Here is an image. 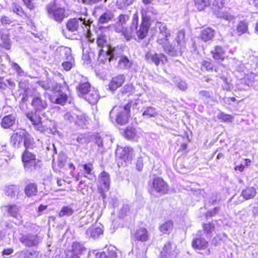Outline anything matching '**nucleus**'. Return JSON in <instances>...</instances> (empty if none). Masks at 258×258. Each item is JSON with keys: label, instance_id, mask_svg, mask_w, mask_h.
I'll return each instance as SVG.
<instances>
[{"label": "nucleus", "instance_id": "4", "mask_svg": "<svg viewBox=\"0 0 258 258\" xmlns=\"http://www.w3.org/2000/svg\"><path fill=\"white\" fill-rule=\"evenodd\" d=\"M151 18L147 15L145 10L141 11V21L139 26H136V36L134 35V38L136 40L141 41L146 38L148 35L151 27Z\"/></svg>", "mask_w": 258, "mask_h": 258}, {"label": "nucleus", "instance_id": "61", "mask_svg": "<svg viewBox=\"0 0 258 258\" xmlns=\"http://www.w3.org/2000/svg\"><path fill=\"white\" fill-rule=\"evenodd\" d=\"M136 167L139 171H142L143 169V160L142 157H139L137 159Z\"/></svg>", "mask_w": 258, "mask_h": 258}, {"label": "nucleus", "instance_id": "18", "mask_svg": "<svg viewBox=\"0 0 258 258\" xmlns=\"http://www.w3.org/2000/svg\"><path fill=\"white\" fill-rule=\"evenodd\" d=\"M208 246V241L202 237L194 238L191 241V246L195 250H205Z\"/></svg>", "mask_w": 258, "mask_h": 258}, {"label": "nucleus", "instance_id": "56", "mask_svg": "<svg viewBox=\"0 0 258 258\" xmlns=\"http://www.w3.org/2000/svg\"><path fill=\"white\" fill-rule=\"evenodd\" d=\"M203 228L205 233L209 234L212 232L215 229V226L212 223H204L203 225Z\"/></svg>", "mask_w": 258, "mask_h": 258}, {"label": "nucleus", "instance_id": "39", "mask_svg": "<svg viewBox=\"0 0 258 258\" xmlns=\"http://www.w3.org/2000/svg\"><path fill=\"white\" fill-rule=\"evenodd\" d=\"M149 58H150L156 66H159L161 62L163 63L162 60L163 58L167 60L166 56L163 53H154L149 57Z\"/></svg>", "mask_w": 258, "mask_h": 258}, {"label": "nucleus", "instance_id": "2", "mask_svg": "<svg viewBox=\"0 0 258 258\" xmlns=\"http://www.w3.org/2000/svg\"><path fill=\"white\" fill-rule=\"evenodd\" d=\"M130 19L126 14H120L117 17L116 23L113 26L115 32L118 34L123 40L128 41L134 38V30L131 27L125 26Z\"/></svg>", "mask_w": 258, "mask_h": 258}, {"label": "nucleus", "instance_id": "33", "mask_svg": "<svg viewBox=\"0 0 258 258\" xmlns=\"http://www.w3.org/2000/svg\"><path fill=\"white\" fill-rule=\"evenodd\" d=\"M25 150L33 149L35 147V141L34 138L31 137L27 132L23 139Z\"/></svg>", "mask_w": 258, "mask_h": 258}, {"label": "nucleus", "instance_id": "46", "mask_svg": "<svg viewBox=\"0 0 258 258\" xmlns=\"http://www.w3.org/2000/svg\"><path fill=\"white\" fill-rule=\"evenodd\" d=\"M24 6L30 11H34L37 7L35 0H22Z\"/></svg>", "mask_w": 258, "mask_h": 258}, {"label": "nucleus", "instance_id": "17", "mask_svg": "<svg viewBox=\"0 0 258 258\" xmlns=\"http://www.w3.org/2000/svg\"><path fill=\"white\" fill-rule=\"evenodd\" d=\"M122 136L129 141H136L138 138V132L136 127L133 126H127L123 130Z\"/></svg>", "mask_w": 258, "mask_h": 258}, {"label": "nucleus", "instance_id": "50", "mask_svg": "<svg viewBox=\"0 0 258 258\" xmlns=\"http://www.w3.org/2000/svg\"><path fill=\"white\" fill-rule=\"evenodd\" d=\"M244 83L247 86H251L254 82V76L253 74L250 73L245 75L243 77Z\"/></svg>", "mask_w": 258, "mask_h": 258}, {"label": "nucleus", "instance_id": "11", "mask_svg": "<svg viewBox=\"0 0 258 258\" xmlns=\"http://www.w3.org/2000/svg\"><path fill=\"white\" fill-rule=\"evenodd\" d=\"M114 55V48L100 49L98 52L97 60L100 64H104L110 62Z\"/></svg>", "mask_w": 258, "mask_h": 258}, {"label": "nucleus", "instance_id": "31", "mask_svg": "<svg viewBox=\"0 0 258 258\" xmlns=\"http://www.w3.org/2000/svg\"><path fill=\"white\" fill-rule=\"evenodd\" d=\"M114 17L113 14L110 11H107L102 14L98 19V24H104L112 21Z\"/></svg>", "mask_w": 258, "mask_h": 258}, {"label": "nucleus", "instance_id": "49", "mask_svg": "<svg viewBox=\"0 0 258 258\" xmlns=\"http://www.w3.org/2000/svg\"><path fill=\"white\" fill-rule=\"evenodd\" d=\"M218 117L223 122H232L233 119V117L232 115L226 114L223 112H220Z\"/></svg>", "mask_w": 258, "mask_h": 258}, {"label": "nucleus", "instance_id": "36", "mask_svg": "<svg viewBox=\"0 0 258 258\" xmlns=\"http://www.w3.org/2000/svg\"><path fill=\"white\" fill-rule=\"evenodd\" d=\"M100 182L104 184L106 191L109 189L110 184V176L107 172L104 171L101 172L100 175Z\"/></svg>", "mask_w": 258, "mask_h": 258}, {"label": "nucleus", "instance_id": "57", "mask_svg": "<svg viewBox=\"0 0 258 258\" xmlns=\"http://www.w3.org/2000/svg\"><path fill=\"white\" fill-rule=\"evenodd\" d=\"M34 127L35 130L41 133H44L49 129L47 125H43L42 124V120L41 121L40 123H39L38 125H35Z\"/></svg>", "mask_w": 258, "mask_h": 258}, {"label": "nucleus", "instance_id": "9", "mask_svg": "<svg viewBox=\"0 0 258 258\" xmlns=\"http://www.w3.org/2000/svg\"><path fill=\"white\" fill-rule=\"evenodd\" d=\"M170 36V31L166 27L163 26L162 28H160L157 43L163 47L165 51L173 52L175 51V49L170 44L169 38Z\"/></svg>", "mask_w": 258, "mask_h": 258}, {"label": "nucleus", "instance_id": "41", "mask_svg": "<svg viewBox=\"0 0 258 258\" xmlns=\"http://www.w3.org/2000/svg\"><path fill=\"white\" fill-rule=\"evenodd\" d=\"M87 233L92 237H97L103 233V230L99 227L92 226L87 230Z\"/></svg>", "mask_w": 258, "mask_h": 258}, {"label": "nucleus", "instance_id": "26", "mask_svg": "<svg viewBox=\"0 0 258 258\" xmlns=\"http://www.w3.org/2000/svg\"><path fill=\"white\" fill-rule=\"evenodd\" d=\"M211 0H194V6L199 12L205 11L211 5Z\"/></svg>", "mask_w": 258, "mask_h": 258}, {"label": "nucleus", "instance_id": "7", "mask_svg": "<svg viewBox=\"0 0 258 258\" xmlns=\"http://www.w3.org/2000/svg\"><path fill=\"white\" fill-rule=\"evenodd\" d=\"M134 156V149L131 147L125 146L121 151L116 154V160L119 167L126 166L127 163H131Z\"/></svg>", "mask_w": 258, "mask_h": 258}, {"label": "nucleus", "instance_id": "48", "mask_svg": "<svg viewBox=\"0 0 258 258\" xmlns=\"http://www.w3.org/2000/svg\"><path fill=\"white\" fill-rule=\"evenodd\" d=\"M134 1L135 0H117L116 5L118 9H123L131 5Z\"/></svg>", "mask_w": 258, "mask_h": 258}, {"label": "nucleus", "instance_id": "58", "mask_svg": "<svg viewBox=\"0 0 258 258\" xmlns=\"http://www.w3.org/2000/svg\"><path fill=\"white\" fill-rule=\"evenodd\" d=\"M199 94L203 99H209L212 98V93L206 90H202L199 92Z\"/></svg>", "mask_w": 258, "mask_h": 258}, {"label": "nucleus", "instance_id": "44", "mask_svg": "<svg viewBox=\"0 0 258 258\" xmlns=\"http://www.w3.org/2000/svg\"><path fill=\"white\" fill-rule=\"evenodd\" d=\"M135 87L133 84H127L120 90V93L122 95H127V96L132 95L134 92Z\"/></svg>", "mask_w": 258, "mask_h": 258}, {"label": "nucleus", "instance_id": "53", "mask_svg": "<svg viewBox=\"0 0 258 258\" xmlns=\"http://www.w3.org/2000/svg\"><path fill=\"white\" fill-rule=\"evenodd\" d=\"M83 250L82 245L79 242H73L72 245V252L73 253H81Z\"/></svg>", "mask_w": 258, "mask_h": 258}, {"label": "nucleus", "instance_id": "45", "mask_svg": "<svg viewBox=\"0 0 258 258\" xmlns=\"http://www.w3.org/2000/svg\"><path fill=\"white\" fill-rule=\"evenodd\" d=\"M87 121V118L85 114L83 113L77 115L75 119V123L79 126L86 125Z\"/></svg>", "mask_w": 258, "mask_h": 258}, {"label": "nucleus", "instance_id": "13", "mask_svg": "<svg viewBox=\"0 0 258 258\" xmlns=\"http://www.w3.org/2000/svg\"><path fill=\"white\" fill-rule=\"evenodd\" d=\"M135 242H145L149 240L150 235L148 230L143 227L137 229L133 235Z\"/></svg>", "mask_w": 258, "mask_h": 258}, {"label": "nucleus", "instance_id": "23", "mask_svg": "<svg viewBox=\"0 0 258 258\" xmlns=\"http://www.w3.org/2000/svg\"><path fill=\"white\" fill-rule=\"evenodd\" d=\"M25 194L28 198L36 196L38 193L37 185L35 182H30L26 185L24 189Z\"/></svg>", "mask_w": 258, "mask_h": 258}, {"label": "nucleus", "instance_id": "47", "mask_svg": "<svg viewBox=\"0 0 258 258\" xmlns=\"http://www.w3.org/2000/svg\"><path fill=\"white\" fill-rule=\"evenodd\" d=\"M118 64L126 69H130L132 66V63L130 61L129 59L126 56H121L120 57L118 61Z\"/></svg>", "mask_w": 258, "mask_h": 258}, {"label": "nucleus", "instance_id": "6", "mask_svg": "<svg viewBox=\"0 0 258 258\" xmlns=\"http://www.w3.org/2000/svg\"><path fill=\"white\" fill-rule=\"evenodd\" d=\"M47 12L49 16L58 23H61L68 17L65 8L55 3L49 4L47 6Z\"/></svg>", "mask_w": 258, "mask_h": 258}, {"label": "nucleus", "instance_id": "35", "mask_svg": "<svg viewBox=\"0 0 258 258\" xmlns=\"http://www.w3.org/2000/svg\"><path fill=\"white\" fill-rule=\"evenodd\" d=\"M26 117L31 121L34 126L35 125H38L39 123H40L42 120V118L40 115L35 112H31L27 113Z\"/></svg>", "mask_w": 258, "mask_h": 258}, {"label": "nucleus", "instance_id": "63", "mask_svg": "<svg viewBox=\"0 0 258 258\" xmlns=\"http://www.w3.org/2000/svg\"><path fill=\"white\" fill-rule=\"evenodd\" d=\"M1 22L3 25H9L12 23L11 19L6 16H3L0 19Z\"/></svg>", "mask_w": 258, "mask_h": 258}, {"label": "nucleus", "instance_id": "29", "mask_svg": "<svg viewBox=\"0 0 258 258\" xmlns=\"http://www.w3.org/2000/svg\"><path fill=\"white\" fill-rule=\"evenodd\" d=\"M236 31L238 36L248 33V22L244 20L240 21L236 26Z\"/></svg>", "mask_w": 258, "mask_h": 258}, {"label": "nucleus", "instance_id": "40", "mask_svg": "<svg viewBox=\"0 0 258 258\" xmlns=\"http://www.w3.org/2000/svg\"><path fill=\"white\" fill-rule=\"evenodd\" d=\"M83 169L85 171L84 177L91 180L92 178L90 177H88V175L93 176L94 177H95V175L92 173L93 169V165L92 162H88L83 165Z\"/></svg>", "mask_w": 258, "mask_h": 258}, {"label": "nucleus", "instance_id": "55", "mask_svg": "<svg viewBox=\"0 0 258 258\" xmlns=\"http://www.w3.org/2000/svg\"><path fill=\"white\" fill-rule=\"evenodd\" d=\"M176 41L177 43V49H181L182 45L184 41V34L179 32L176 38Z\"/></svg>", "mask_w": 258, "mask_h": 258}, {"label": "nucleus", "instance_id": "60", "mask_svg": "<svg viewBox=\"0 0 258 258\" xmlns=\"http://www.w3.org/2000/svg\"><path fill=\"white\" fill-rule=\"evenodd\" d=\"M12 66L18 75L21 76L24 74L23 70L18 63L13 62Z\"/></svg>", "mask_w": 258, "mask_h": 258}, {"label": "nucleus", "instance_id": "32", "mask_svg": "<svg viewBox=\"0 0 258 258\" xmlns=\"http://www.w3.org/2000/svg\"><path fill=\"white\" fill-rule=\"evenodd\" d=\"M256 194V189L252 186H247L241 192V196L246 200L253 199Z\"/></svg>", "mask_w": 258, "mask_h": 258}, {"label": "nucleus", "instance_id": "34", "mask_svg": "<svg viewBox=\"0 0 258 258\" xmlns=\"http://www.w3.org/2000/svg\"><path fill=\"white\" fill-rule=\"evenodd\" d=\"M96 43L98 47L100 48V49L112 48L108 44L104 35H100L98 36L96 39Z\"/></svg>", "mask_w": 258, "mask_h": 258}, {"label": "nucleus", "instance_id": "21", "mask_svg": "<svg viewBox=\"0 0 258 258\" xmlns=\"http://www.w3.org/2000/svg\"><path fill=\"white\" fill-rule=\"evenodd\" d=\"M78 95L80 97H84L91 91V84L88 81L81 82L76 87Z\"/></svg>", "mask_w": 258, "mask_h": 258}, {"label": "nucleus", "instance_id": "22", "mask_svg": "<svg viewBox=\"0 0 258 258\" xmlns=\"http://www.w3.org/2000/svg\"><path fill=\"white\" fill-rule=\"evenodd\" d=\"M16 122V117L13 114H9L2 118L1 121V126L5 129L12 127Z\"/></svg>", "mask_w": 258, "mask_h": 258}, {"label": "nucleus", "instance_id": "10", "mask_svg": "<svg viewBox=\"0 0 258 258\" xmlns=\"http://www.w3.org/2000/svg\"><path fill=\"white\" fill-rule=\"evenodd\" d=\"M210 53L213 59L217 62L223 61L228 58L227 48L224 45L219 44L214 45Z\"/></svg>", "mask_w": 258, "mask_h": 258}, {"label": "nucleus", "instance_id": "64", "mask_svg": "<svg viewBox=\"0 0 258 258\" xmlns=\"http://www.w3.org/2000/svg\"><path fill=\"white\" fill-rule=\"evenodd\" d=\"M10 40L9 38H5L2 44V47L9 49L10 47Z\"/></svg>", "mask_w": 258, "mask_h": 258}, {"label": "nucleus", "instance_id": "20", "mask_svg": "<svg viewBox=\"0 0 258 258\" xmlns=\"http://www.w3.org/2000/svg\"><path fill=\"white\" fill-rule=\"evenodd\" d=\"M20 240L21 243L28 247L36 246L38 244L37 236L31 234L23 235Z\"/></svg>", "mask_w": 258, "mask_h": 258}, {"label": "nucleus", "instance_id": "8", "mask_svg": "<svg viewBox=\"0 0 258 258\" xmlns=\"http://www.w3.org/2000/svg\"><path fill=\"white\" fill-rule=\"evenodd\" d=\"M57 51L60 56L66 59L61 63L63 70L66 72L71 71L75 64V58L71 53V49L67 47H61L57 50Z\"/></svg>", "mask_w": 258, "mask_h": 258}, {"label": "nucleus", "instance_id": "15", "mask_svg": "<svg viewBox=\"0 0 258 258\" xmlns=\"http://www.w3.org/2000/svg\"><path fill=\"white\" fill-rule=\"evenodd\" d=\"M215 36V31L211 27L204 28L199 35V39L204 42L213 40Z\"/></svg>", "mask_w": 258, "mask_h": 258}, {"label": "nucleus", "instance_id": "59", "mask_svg": "<svg viewBox=\"0 0 258 258\" xmlns=\"http://www.w3.org/2000/svg\"><path fill=\"white\" fill-rule=\"evenodd\" d=\"M66 163V159L65 158L61 157L58 159L57 162V168H56V170L63 168Z\"/></svg>", "mask_w": 258, "mask_h": 258}, {"label": "nucleus", "instance_id": "62", "mask_svg": "<svg viewBox=\"0 0 258 258\" xmlns=\"http://www.w3.org/2000/svg\"><path fill=\"white\" fill-rule=\"evenodd\" d=\"M219 211L218 207H215L212 210L207 211L206 214V217H213L215 216Z\"/></svg>", "mask_w": 258, "mask_h": 258}, {"label": "nucleus", "instance_id": "51", "mask_svg": "<svg viewBox=\"0 0 258 258\" xmlns=\"http://www.w3.org/2000/svg\"><path fill=\"white\" fill-rule=\"evenodd\" d=\"M116 251V248L115 247L109 246L105 253L106 258H116L117 255Z\"/></svg>", "mask_w": 258, "mask_h": 258}, {"label": "nucleus", "instance_id": "42", "mask_svg": "<svg viewBox=\"0 0 258 258\" xmlns=\"http://www.w3.org/2000/svg\"><path fill=\"white\" fill-rule=\"evenodd\" d=\"M36 155L29 151L28 150H24L21 155V160L23 161H33L36 159Z\"/></svg>", "mask_w": 258, "mask_h": 258}, {"label": "nucleus", "instance_id": "24", "mask_svg": "<svg viewBox=\"0 0 258 258\" xmlns=\"http://www.w3.org/2000/svg\"><path fill=\"white\" fill-rule=\"evenodd\" d=\"M40 162V160L37 159L33 161H22L25 170L28 171H32L39 168L40 166L39 163Z\"/></svg>", "mask_w": 258, "mask_h": 258}, {"label": "nucleus", "instance_id": "16", "mask_svg": "<svg viewBox=\"0 0 258 258\" xmlns=\"http://www.w3.org/2000/svg\"><path fill=\"white\" fill-rule=\"evenodd\" d=\"M25 130H22L20 132L13 133L10 138V143L15 148H19L21 146L26 134Z\"/></svg>", "mask_w": 258, "mask_h": 258}, {"label": "nucleus", "instance_id": "5", "mask_svg": "<svg viewBox=\"0 0 258 258\" xmlns=\"http://www.w3.org/2000/svg\"><path fill=\"white\" fill-rule=\"evenodd\" d=\"M149 192L153 194L154 191L161 195L168 193L169 187L167 183L160 177H155L149 182Z\"/></svg>", "mask_w": 258, "mask_h": 258}, {"label": "nucleus", "instance_id": "43", "mask_svg": "<svg viewBox=\"0 0 258 258\" xmlns=\"http://www.w3.org/2000/svg\"><path fill=\"white\" fill-rule=\"evenodd\" d=\"M85 98L89 103L94 104L98 101V94L95 90L90 91Z\"/></svg>", "mask_w": 258, "mask_h": 258}, {"label": "nucleus", "instance_id": "12", "mask_svg": "<svg viewBox=\"0 0 258 258\" xmlns=\"http://www.w3.org/2000/svg\"><path fill=\"white\" fill-rule=\"evenodd\" d=\"M224 8V3L223 0H215L214 5V11L218 17L226 20L232 19V16L227 12L222 11Z\"/></svg>", "mask_w": 258, "mask_h": 258}, {"label": "nucleus", "instance_id": "54", "mask_svg": "<svg viewBox=\"0 0 258 258\" xmlns=\"http://www.w3.org/2000/svg\"><path fill=\"white\" fill-rule=\"evenodd\" d=\"M18 191V188L16 186L11 185L7 187L6 193L8 197H12L15 196L16 192Z\"/></svg>", "mask_w": 258, "mask_h": 258}, {"label": "nucleus", "instance_id": "38", "mask_svg": "<svg viewBox=\"0 0 258 258\" xmlns=\"http://www.w3.org/2000/svg\"><path fill=\"white\" fill-rule=\"evenodd\" d=\"M171 252V243L168 242L163 245L162 250L160 253V258H169Z\"/></svg>", "mask_w": 258, "mask_h": 258}, {"label": "nucleus", "instance_id": "28", "mask_svg": "<svg viewBox=\"0 0 258 258\" xmlns=\"http://www.w3.org/2000/svg\"><path fill=\"white\" fill-rule=\"evenodd\" d=\"M12 11L15 14L21 17H25L28 19H30V16L27 14L19 4L16 2H14L12 3Z\"/></svg>", "mask_w": 258, "mask_h": 258}, {"label": "nucleus", "instance_id": "19", "mask_svg": "<svg viewBox=\"0 0 258 258\" xmlns=\"http://www.w3.org/2000/svg\"><path fill=\"white\" fill-rule=\"evenodd\" d=\"M31 105L36 111H41L45 109L47 106L46 101L40 96L34 97Z\"/></svg>", "mask_w": 258, "mask_h": 258}, {"label": "nucleus", "instance_id": "30", "mask_svg": "<svg viewBox=\"0 0 258 258\" xmlns=\"http://www.w3.org/2000/svg\"><path fill=\"white\" fill-rule=\"evenodd\" d=\"M174 226L172 220L166 221L159 226V231L163 234H169Z\"/></svg>", "mask_w": 258, "mask_h": 258}, {"label": "nucleus", "instance_id": "25", "mask_svg": "<svg viewBox=\"0 0 258 258\" xmlns=\"http://www.w3.org/2000/svg\"><path fill=\"white\" fill-rule=\"evenodd\" d=\"M201 69L203 71L212 72L216 73L219 72V69L217 66H215L212 60H204L201 62Z\"/></svg>", "mask_w": 258, "mask_h": 258}, {"label": "nucleus", "instance_id": "1", "mask_svg": "<svg viewBox=\"0 0 258 258\" xmlns=\"http://www.w3.org/2000/svg\"><path fill=\"white\" fill-rule=\"evenodd\" d=\"M133 101L129 100L123 106H115L109 112L110 118L114 120L117 125L124 126L127 124L130 120L131 107Z\"/></svg>", "mask_w": 258, "mask_h": 258}, {"label": "nucleus", "instance_id": "14", "mask_svg": "<svg viewBox=\"0 0 258 258\" xmlns=\"http://www.w3.org/2000/svg\"><path fill=\"white\" fill-rule=\"evenodd\" d=\"M125 78L122 74L118 75L112 78L108 84V89L111 91H115L120 88L124 83Z\"/></svg>", "mask_w": 258, "mask_h": 258}, {"label": "nucleus", "instance_id": "27", "mask_svg": "<svg viewBox=\"0 0 258 258\" xmlns=\"http://www.w3.org/2000/svg\"><path fill=\"white\" fill-rule=\"evenodd\" d=\"M79 20L81 21H83L82 19H70L66 23L67 29L72 32L77 31L79 27Z\"/></svg>", "mask_w": 258, "mask_h": 258}, {"label": "nucleus", "instance_id": "3", "mask_svg": "<svg viewBox=\"0 0 258 258\" xmlns=\"http://www.w3.org/2000/svg\"><path fill=\"white\" fill-rule=\"evenodd\" d=\"M62 86L60 84L52 80L48 81L46 89L53 91L48 95L49 100L51 103L62 106L67 103L68 97L66 93L62 91Z\"/></svg>", "mask_w": 258, "mask_h": 258}, {"label": "nucleus", "instance_id": "52", "mask_svg": "<svg viewBox=\"0 0 258 258\" xmlns=\"http://www.w3.org/2000/svg\"><path fill=\"white\" fill-rule=\"evenodd\" d=\"M7 212L13 217H16L18 215V210L15 205H7L5 207Z\"/></svg>", "mask_w": 258, "mask_h": 258}, {"label": "nucleus", "instance_id": "37", "mask_svg": "<svg viewBox=\"0 0 258 258\" xmlns=\"http://www.w3.org/2000/svg\"><path fill=\"white\" fill-rule=\"evenodd\" d=\"M74 213V210L70 206H64L60 209L58 216L59 217H69L72 216Z\"/></svg>", "mask_w": 258, "mask_h": 258}]
</instances>
